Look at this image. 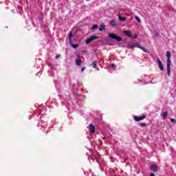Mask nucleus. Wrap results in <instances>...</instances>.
Masks as SVG:
<instances>
[{
    "mask_svg": "<svg viewBox=\"0 0 176 176\" xmlns=\"http://www.w3.org/2000/svg\"><path fill=\"white\" fill-rule=\"evenodd\" d=\"M105 30V25H101L99 28V31H104Z\"/></svg>",
    "mask_w": 176,
    "mask_h": 176,
    "instance_id": "13",
    "label": "nucleus"
},
{
    "mask_svg": "<svg viewBox=\"0 0 176 176\" xmlns=\"http://www.w3.org/2000/svg\"><path fill=\"white\" fill-rule=\"evenodd\" d=\"M145 126H146V123H141V124H140V126H141V127H145Z\"/></svg>",
    "mask_w": 176,
    "mask_h": 176,
    "instance_id": "21",
    "label": "nucleus"
},
{
    "mask_svg": "<svg viewBox=\"0 0 176 176\" xmlns=\"http://www.w3.org/2000/svg\"><path fill=\"white\" fill-rule=\"evenodd\" d=\"M145 119V116H134V120L136 122H140V120H144Z\"/></svg>",
    "mask_w": 176,
    "mask_h": 176,
    "instance_id": "5",
    "label": "nucleus"
},
{
    "mask_svg": "<svg viewBox=\"0 0 176 176\" xmlns=\"http://www.w3.org/2000/svg\"><path fill=\"white\" fill-rule=\"evenodd\" d=\"M111 68H115V64H112V65H111V66H110Z\"/></svg>",
    "mask_w": 176,
    "mask_h": 176,
    "instance_id": "23",
    "label": "nucleus"
},
{
    "mask_svg": "<svg viewBox=\"0 0 176 176\" xmlns=\"http://www.w3.org/2000/svg\"><path fill=\"white\" fill-rule=\"evenodd\" d=\"M170 122H171L172 123H175L176 120H175V119H174V118H171V119H170Z\"/></svg>",
    "mask_w": 176,
    "mask_h": 176,
    "instance_id": "22",
    "label": "nucleus"
},
{
    "mask_svg": "<svg viewBox=\"0 0 176 176\" xmlns=\"http://www.w3.org/2000/svg\"><path fill=\"white\" fill-rule=\"evenodd\" d=\"M89 130L91 133H95L96 132V126L93 124L89 125Z\"/></svg>",
    "mask_w": 176,
    "mask_h": 176,
    "instance_id": "8",
    "label": "nucleus"
},
{
    "mask_svg": "<svg viewBox=\"0 0 176 176\" xmlns=\"http://www.w3.org/2000/svg\"><path fill=\"white\" fill-rule=\"evenodd\" d=\"M85 69H86V68H85V67H82V69H81V72H83V71H85Z\"/></svg>",
    "mask_w": 176,
    "mask_h": 176,
    "instance_id": "24",
    "label": "nucleus"
},
{
    "mask_svg": "<svg viewBox=\"0 0 176 176\" xmlns=\"http://www.w3.org/2000/svg\"><path fill=\"white\" fill-rule=\"evenodd\" d=\"M109 38H111V39H116V41H118V42L122 41V37H119L112 33L109 34Z\"/></svg>",
    "mask_w": 176,
    "mask_h": 176,
    "instance_id": "1",
    "label": "nucleus"
},
{
    "mask_svg": "<svg viewBox=\"0 0 176 176\" xmlns=\"http://www.w3.org/2000/svg\"><path fill=\"white\" fill-rule=\"evenodd\" d=\"M78 44H74V43H72V47L74 48V49H77V47H78Z\"/></svg>",
    "mask_w": 176,
    "mask_h": 176,
    "instance_id": "17",
    "label": "nucleus"
},
{
    "mask_svg": "<svg viewBox=\"0 0 176 176\" xmlns=\"http://www.w3.org/2000/svg\"><path fill=\"white\" fill-rule=\"evenodd\" d=\"M98 28V25H94L91 28V30H97Z\"/></svg>",
    "mask_w": 176,
    "mask_h": 176,
    "instance_id": "20",
    "label": "nucleus"
},
{
    "mask_svg": "<svg viewBox=\"0 0 176 176\" xmlns=\"http://www.w3.org/2000/svg\"><path fill=\"white\" fill-rule=\"evenodd\" d=\"M171 64H166V69H167V75L168 76H170L171 74Z\"/></svg>",
    "mask_w": 176,
    "mask_h": 176,
    "instance_id": "6",
    "label": "nucleus"
},
{
    "mask_svg": "<svg viewBox=\"0 0 176 176\" xmlns=\"http://www.w3.org/2000/svg\"><path fill=\"white\" fill-rule=\"evenodd\" d=\"M96 66H97V61L93 62V63H92L93 68H96Z\"/></svg>",
    "mask_w": 176,
    "mask_h": 176,
    "instance_id": "19",
    "label": "nucleus"
},
{
    "mask_svg": "<svg viewBox=\"0 0 176 176\" xmlns=\"http://www.w3.org/2000/svg\"><path fill=\"white\" fill-rule=\"evenodd\" d=\"M119 21H126V19H124V17H122L120 16H118Z\"/></svg>",
    "mask_w": 176,
    "mask_h": 176,
    "instance_id": "15",
    "label": "nucleus"
},
{
    "mask_svg": "<svg viewBox=\"0 0 176 176\" xmlns=\"http://www.w3.org/2000/svg\"><path fill=\"white\" fill-rule=\"evenodd\" d=\"M72 36H74V34H72V32H70V34L69 35V42H71V38H72Z\"/></svg>",
    "mask_w": 176,
    "mask_h": 176,
    "instance_id": "18",
    "label": "nucleus"
},
{
    "mask_svg": "<svg viewBox=\"0 0 176 176\" xmlns=\"http://www.w3.org/2000/svg\"><path fill=\"white\" fill-rule=\"evenodd\" d=\"M167 115H168V113L167 111H164L162 114V118L166 119V118H167Z\"/></svg>",
    "mask_w": 176,
    "mask_h": 176,
    "instance_id": "12",
    "label": "nucleus"
},
{
    "mask_svg": "<svg viewBox=\"0 0 176 176\" xmlns=\"http://www.w3.org/2000/svg\"><path fill=\"white\" fill-rule=\"evenodd\" d=\"M60 58V55H56V58Z\"/></svg>",
    "mask_w": 176,
    "mask_h": 176,
    "instance_id": "25",
    "label": "nucleus"
},
{
    "mask_svg": "<svg viewBox=\"0 0 176 176\" xmlns=\"http://www.w3.org/2000/svg\"><path fill=\"white\" fill-rule=\"evenodd\" d=\"M97 36H92L91 37L87 38L85 41V43H87V45H89V43H91V42H93V41H96V39H97Z\"/></svg>",
    "mask_w": 176,
    "mask_h": 176,
    "instance_id": "2",
    "label": "nucleus"
},
{
    "mask_svg": "<svg viewBox=\"0 0 176 176\" xmlns=\"http://www.w3.org/2000/svg\"><path fill=\"white\" fill-rule=\"evenodd\" d=\"M135 19L138 21V23H141V19L138 16H135Z\"/></svg>",
    "mask_w": 176,
    "mask_h": 176,
    "instance_id": "16",
    "label": "nucleus"
},
{
    "mask_svg": "<svg viewBox=\"0 0 176 176\" xmlns=\"http://www.w3.org/2000/svg\"><path fill=\"white\" fill-rule=\"evenodd\" d=\"M76 64L78 67H80V65H82V60H80V56L79 55H78L77 58L76 60Z\"/></svg>",
    "mask_w": 176,
    "mask_h": 176,
    "instance_id": "4",
    "label": "nucleus"
},
{
    "mask_svg": "<svg viewBox=\"0 0 176 176\" xmlns=\"http://www.w3.org/2000/svg\"><path fill=\"white\" fill-rule=\"evenodd\" d=\"M110 24L112 25V27H116V21L113 20L110 22Z\"/></svg>",
    "mask_w": 176,
    "mask_h": 176,
    "instance_id": "14",
    "label": "nucleus"
},
{
    "mask_svg": "<svg viewBox=\"0 0 176 176\" xmlns=\"http://www.w3.org/2000/svg\"><path fill=\"white\" fill-rule=\"evenodd\" d=\"M138 36L137 34H135V36L133 37V38H138Z\"/></svg>",
    "mask_w": 176,
    "mask_h": 176,
    "instance_id": "27",
    "label": "nucleus"
},
{
    "mask_svg": "<svg viewBox=\"0 0 176 176\" xmlns=\"http://www.w3.org/2000/svg\"><path fill=\"white\" fill-rule=\"evenodd\" d=\"M148 82H144V83H140V85H146Z\"/></svg>",
    "mask_w": 176,
    "mask_h": 176,
    "instance_id": "28",
    "label": "nucleus"
},
{
    "mask_svg": "<svg viewBox=\"0 0 176 176\" xmlns=\"http://www.w3.org/2000/svg\"><path fill=\"white\" fill-rule=\"evenodd\" d=\"M150 176H156V175H155V174H153V173H151V174H150Z\"/></svg>",
    "mask_w": 176,
    "mask_h": 176,
    "instance_id": "26",
    "label": "nucleus"
},
{
    "mask_svg": "<svg viewBox=\"0 0 176 176\" xmlns=\"http://www.w3.org/2000/svg\"><path fill=\"white\" fill-rule=\"evenodd\" d=\"M87 1H90V0H87Z\"/></svg>",
    "mask_w": 176,
    "mask_h": 176,
    "instance_id": "29",
    "label": "nucleus"
},
{
    "mask_svg": "<svg viewBox=\"0 0 176 176\" xmlns=\"http://www.w3.org/2000/svg\"><path fill=\"white\" fill-rule=\"evenodd\" d=\"M151 168L154 172L157 171V166H156V165H155V164H151Z\"/></svg>",
    "mask_w": 176,
    "mask_h": 176,
    "instance_id": "10",
    "label": "nucleus"
},
{
    "mask_svg": "<svg viewBox=\"0 0 176 176\" xmlns=\"http://www.w3.org/2000/svg\"><path fill=\"white\" fill-rule=\"evenodd\" d=\"M136 47H139V49H141L142 50H143V52H144V53H148V51L146 50V49H145V47H141L140 45H134Z\"/></svg>",
    "mask_w": 176,
    "mask_h": 176,
    "instance_id": "11",
    "label": "nucleus"
},
{
    "mask_svg": "<svg viewBox=\"0 0 176 176\" xmlns=\"http://www.w3.org/2000/svg\"><path fill=\"white\" fill-rule=\"evenodd\" d=\"M123 32L126 35V36H128V38H133V34H131V32L125 30Z\"/></svg>",
    "mask_w": 176,
    "mask_h": 176,
    "instance_id": "7",
    "label": "nucleus"
},
{
    "mask_svg": "<svg viewBox=\"0 0 176 176\" xmlns=\"http://www.w3.org/2000/svg\"><path fill=\"white\" fill-rule=\"evenodd\" d=\"M166 64H171V59L170 58L171 57V52H170V51L166 52Z\"/></svg>",
    "mask_w": 176,
    "mask_h": 176,
    "instance_id": "3",
    "label": "nucleus"
},
{
    "mask_svg": "<svg viewBox=\"0 0 176 176\" xmlns=\"http://www.w3.org/2000/svg\"><path fill=\"white\" fill-rule=\"evenodd\" d=\"M157 64L161 71H164V67L163 66V64L162 63V61L160 60H157Z\"/></svg>",
    "mask_w": 176,
    "mask_h": 176,
    "instance_id": "9",
    "label": "nucleus"
}]
</instances>
